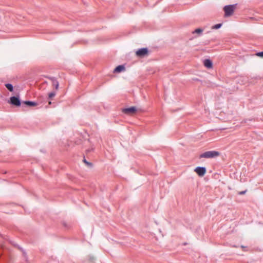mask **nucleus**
<instances>
[{
  "label": "nucleus",
  "mask_w": 263,
  "mask_h": 263,
  "mask_svg": "<svg viewBox=\"0 0 263 263\" xmlns=\"http://www.w3.org/2000/svg\"><path fill=\"white\" fill-rule=\"evenodd\" d=\"M125 70V67L123 65H119L115 69L114 72H120Z\"/></svg>",
  "instance_id": "6e6552de"
},
{
  "label": "nucleus",
  "mask_w": 263,
  "mask_h": 263,
  "mask_svg": "<svg viewBox=\"0 0 263 263\" xmlns=\"http://www.w3.org/2000/svg\"><path fill=\"white\" fill-rule=\"evenodd\" d=\"M55 92H51L49 93L48 95L49 98L51 99L52 98L54 97L55 96Z\"/></svg>",
  "instance_id": "4468645a"
},
{
  "label": "nucleus",
  "mask_w": 263,
  "mask_h": 263,
  "mask_svg": "<svg viewBox=\"0 0 263 263\" xmlns=\"http://www.w3.org/2000/svg\"><path fill=\"white\" fill-rule=\"evenodd\" d=\"M256 55L261 58H263V51L257 53Z\"/></svg>",
  "instance_id": "2eb2a0df"
},
{
  "label": "nucleus",
  "mask_w": 263,
  "mask_h": 263,
  "mask_svg": "<svg viewBox=\"0 0 263 263\" xmlns=\"http://www.w3.org/2000/svg\"><path fill=\"white\" fill-rule=\"evenodd\" d=\"M24 103L27 105L33 106L36 105L37 103L35 102L32 101H25Z\"/></svg>",
  "instance_id": "9d476101"
},
{
  "label": "nucleus",
  "mask_w": 263,
  "mask_h": 263,
  "mask_svg": "<svg viewBox=\"0 0 263 263\" xmlns=\"http://www.w3.org/2000/svg\"><path fill=\"white\" fill-rule=\"evenodd\" d=\"M203 31V30L200 29V28H197L196 29V30H195L193 32V33H202Z\"/></svg>",
  "instance_id": "f8f14e48"
},
{
  "label": "nucleus",
  "mask_w": 263,
  "mask_h": 263,
  "mask_svg": "<svg viewBox=\"0 0 263 263\" xmlns=\"http://www.w3.org/2000/svg\"><path fill=\"white\" fill-rule=\"evenodd\" d=\"M84 162L85 163H86L87 164H89L87 161H86V160L85 159H84Z\"/></svg>",
  "instance_id": "f3484780"
},
{
  "label": "nucleus",
  "mask_w": 263,
  "mask_h": 263,
  "mask_svg": "<svg viewBox=\"0 0 263 263\" xmlns=\"http://www.w3.org/2000/svg\"><path fill=\"white\" fill-rule=\"evenodd\" d=\"M136 54L139 57H143L148 54V49L146 48H143L138 49Z\"/></svg>",
  "instance_id": "7ed1b4c3"
},
{
  "label": "nucleus",
  "mask_w": 263,
  "mask_h": 263,
  "mask_svg": "<svg viewBox=\"0 0 263 263\" xmlns=\"http://www.w3.org/2000/svg\"><path fill=\"white\" fill-rule=\"evenodd\" d=\"M219 155V152L217 151H208L203 153L201 154L199 156L200 158H213L216 157Z\"/></svg>",
  "instance_id": "f03ea898"
},
{
  "label": "nucleus",
  "mask_w": 263,
  "mask_h": 263,
  "mask_svg": "<svg viewBox=\"0 0 263 263\" xmlns=\"http://www.w3.org/2000/svg\"><path fill=\"white\" fill-rule=\"evenodd\" d=\"M221 26V24H217L216 25H215L214 26H212V28L214 29H217L220 28Z\"/></svg>",
  "instance_id": "ddd939ff"
},
{
  "label": "nucleus",
  "mask_w": 263,
  "mask_h": 263,
  "mask_svg": "<svg viewBox=\"0 0 263 263\" xmlns=\"http://www.w3.org/2000/svg\"><path fill=\"white\" fill-rule=\"evenodd\" d=\"M246 191H241L239 193V195H243L246 193Z\"/></svg>",
  "instance_id": "dca6fc26"
},
{
  "label": "nucleus",
  "mask_w": 263,
  "mask_h": 263,
  "mask_svg": "<svg viewBox=\"0 0 263 263\" xmlns=\"http://www.w3.org/2000/svg\"><path fill=\"white\" fill-rule=\"evenodd\" d=\"M136 108L135 107L133 106L129 108H124L123 109L122 111L125 114L130 115L135 113L136 111Z\"/></svg>",
  "instance_id": "423d86ee"
},
{
  "label": "nucleus",
  "mask_w": 263,
  "mask_h": 263,
  "mask_svg": "<svg viewBox=\"0 0 263 263\" xmlns=\"http://www.w3.org/2000/svg\"><path fill=\"white\" fill-rule=\"evenodd\" d=\"M194 171L199 176H203L206 173V168L204 167H197Z\"/></svg>",
  "instance_id": "20e7f679"
},
{
  "label": "nucleus",
  "mask_w": 263,
  "mask_h": 263,
  "mask_svg": "<svg viewBox=\"0 0 263 263\" xmlns=\"http://www.w3.org/2000/svg\"><path fill=\"white\" fill-rule=\"evenodd\" d=\"M10 103L13 105L19 106L21 105V101L18 97H12L10 99Z\"/></svg>",
  "instance_id": "39448f33"
},
{
  "label": "nucleus",
  "mask_w": 263,
  "mask_h": 263,
  "mask_svg": "<svg viewBox=\"0 0 263 263\" xmlns=\"http://www.w3.org/2000/svg\"><path fill=\"white\" fill-rule=\"evenodd\" d=\"M204 65L208 68H211L212 67V62L209 59H206L204 61Z\"/></svg>",
  "instance_id": "0eeeda50"
},
{
  "label": "nucleus",
  "mask_w": 263,
  "mask_h": 263,
  "mask_svg": "<svg viewBox=\"0 0 263 263\" xmlns=\"http://www.w3.org/2000/svg\"><path fill=\"white\" fill-rule=\"evenodd\" d=\"M5 86L6 87V88L10 91H12L13 90V86L12 85H11V84H6L5 85Z\"/></svg>",
  "instance_id": "9b49d317"
},
{
  "label": "nucleus",
  "mask_w": 263,
  "mask_h": 263,
  "mask_svg": "<svg viewBox=\"0 0 263 263\" xmlns=\"http://www.w3.org/2000/svg\"><path fill=\"white\" fill-rule=\"evenodd\" d=\"M236 8V5H227L224 7V16L229 17L233 15Z\"/></svg>",
  "instance_id": "f257e3e1"
},
{
  "label": "nucleus",
  "mask_w": 263,
  "mask_h": 263,
  "mask_svg": "<svg viewBox=\"0 0 263 263\" xmlns=\"http://www.w3.org/2000/svg\"><path fill=\"white\" fill-rule=\"evenodd\" d=\"M51 80L52 82V85L55 87L56 89H58L59 87V83L54 78H52L51 79Z\"/></svg>",
  "instance_id": "1a4fd4ad"
}]
</instances>
